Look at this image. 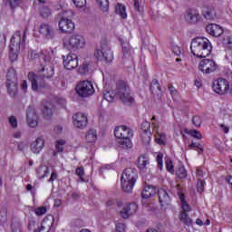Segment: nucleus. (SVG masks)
I'll use <instances>...</instances> for the list:
<instances>
[{"mask_svg":"<svg viewBox=\"0 0 232 232\" xmlns=\"http://www.w3.org/2000/svg\"><path fill=\"white\" fill-rule=\"evenodd\" d=\"M190 50L191 53H193L195 57L203 59L208 57V55H211L213 46L208 38L198 37L191 41Z\"/></svg>","mask_w":232,"mask_h":232,"instance_id":"f257e3e1","label":"nucleus"},{"mask_svg":"<svg viewBox=\"0 0 232 232\" xmlns=\"http://www.w3.org/2000/svg\"><path fill=\"white\" fill-rule=\"evenodd\" d=\"M137 179H139V172L136 169L128 168L124 169L121 174V184L125 193H131L133 186H135L137 182Z\"/></svg>","mask_w":232,"mask_h":232,"instance_id":"f03ea898","label":"nucleus"},{"mask_svg":"<svg viewBox=\"0 0 232 232\" xmlns=\"http://www.w3.org/2000/svg\"><path fill=\"white\" fill-rule=\"evenodd\" d=\"M114 135L118 139V144L122 150L131 148V137H133V130L126 126H119L114 130Z\"/></svg>","mask_w":232,"mask_h":232,"instance_id":"7ed1b4c3","label":"nucleus"},{"mask_svg":"<svg viewBox=\"0 0 232 232\" xmlns=\"http://www.w3.org/2000/svg\"><path fill=\"white\" fill-rule=\"evenodd\" d=\"M114 95L124 104L125 106H131L135 103V99L131 96V90L130 85H127L124 82H120L114 91Z\"/></svg>","mask_w":232,"mask_h":232,"instance_id":"20e7f679","label":"nucleus"},{"mask_svg":"<svg viewBox=\"0 0 232 232\" xmlns=\"http://www.w3.org/2000/svg\"><path fill=\"white\" fill-rule=\"evenodd\" d=\"M26 39V32H24L23 37H21V31H17L13 37L11 38V44L9 46V59L11 63H15L18 59L19 50H21V46L24 44V41Z\"/></svg>","mask_w":232,"mask_h":232,"instance_id":"39448f33","label":"nucleus"},{"mask_svg":"<svg viewBox=\"0 0 232 232\" xmlns=\"http://www.w3.org/2000/svg\"><path fill=\"white\" fill-rule=\"evenodd\" d=\"M86 40L81 34H72L67 40L63 41V46L66 50H79V48H84Z\"/></svg>","mask_w":232,"mask_h":232,"instance_id":"423d86ee","label":"nucleus"},{"mask_svg":"<svg viewBox=\"0 0 232 232\" xmlns=\"http://www.w3.org/2000/svg\"><path fill=\"white\" fill-rule=\"evenodd\" d=\"M76 93L79 97H92L95 93L93 83L90 81H82L76 85Z\"/></svg>","mask_w":232,"mask_h":232,"instance_id":"0eeeda50","label":"nucleus"},{"mask_svg":"<svg viewBox=\"0 0 232 232\" xmlns=\"http://www.w3.org/2000/svg\"><path fill=\"white\" fill-rule=\"evenodd\" d=\"M94 56L98 61H104L105 63H111L113 61V52L107 44H102L101 49H97Z\"/></svg>","mask_w":232,"mask_h":232,"instance_id":"6e6552de","label":"nucleus"},{"mask_svg":"<svg viewBox=\"0 0 232 232\" xmlns=\"http://www.w3.org/2000/svg\"><path fill=\"white\" fill-rule=\"evenodd\" d=\"M212 89L218 95H226L229 93V82L224 78L215 80L212 84Z\"/></svg>","mask_w":232,"mask_h":232,"instance_id":"1a4fd4ad","label":"nucleus"},{"mask_svg":"<svg viewBox=\"0 0 232 232\" xmlns=\"http://www.w3.org/2000/svg\"><path fill=\"white\" fill-rule=\"evenodd\" d=\"M28 79L31 82V87L34 92H39V90L46 88V82H44V79L41 76H38L34 72H29Z\"/></svg>","mask_w":232,"mask_h":232,"instance_id":"9d476101","label":"nucleus"},{"mask_svg":"<svg viewBox=\"0 0 232 232\" xmlns=\"http://www.w3.org/2000/svg\"><path fill=\"white\" fill-rule=\"evenodd\" d=\"M198 70L199 72H202V73H213L218 70V64L211 59H204L199 62Z\"/></svg>","mask_w":232,"mask_h":232,"instance_id":"9b49d317","label":"nucleus"},{"mask_svg":"<svg viewBox=\"0 0 232 232\" xmlns=\"http://www.w3.org/2000/svg\"><path fill=\"white\" fill-rule=\"evenodd\" d=\"M26 124L29 128L39 126V115L32 106H29L26 110Z\"/></svg>","mask_w":232,"mask_h":232,"instance_id":"f8f14e48","label":"nucleus"},{"mask_svg":"<svg viewBox=\"0 0 232 232\" xmlns=\"http://www.w3.org/2000/svg\"><path fill=\"white\" fill-rule=\"evenodd\" d=\"M72 122L75 128L84 130L88 126V116L84 113H76L72 116Z\"/></svg>","mask_w":232,"mask_h":232,"instance_id":"ddd939ff","label":"nucleus"},{"mask_svg":"<svg viewBox=\"0 0 232 232\" xmlns=\"http://www.w3.org/2000/svg\"><path fill=\"white\" fill-rule=\"evenodd\" d=\"M40 76L43 79H52L54 75V68L53 63H41V69L39 70Z\"/></svg>","mask_w":232,"mask_h":232,"instance_id":"4468645a","label":"nucleus"},{"mask_svg":"<svg viewBox=\"0 0 232 232\" xmlns=\"http://www.w3.org/2000/svg\"><path fill=\"white\" fill-rule=\"evenodd\" d=\"M63 57V66L66 70H73L79 66V61L77 55L74 53H69Z\"/></svg>","mask_w":232,"mask_h":232,"instance_id":"2eb2a0df","label":"nucleus"},{"mask_svg":"<svg viewBox=\"0 0 232 232\" xmlns=\"http://www.w3.org/2000/svg\"><path fill=\"white\" fill-rule=\"evenodd\" d=\"M59 29L63 34H72L75 29V24L68 18H62L59 22Z\"/></svg>","mask_w":232,"mask_h":232,"instance_id":"dca6fc26","label":"nucleus"},{"mask_svg":"<svg viewBox=\"0 0 232 232\" xmlns=\"http://www.w3.org/2000/svg\"><path fill=\"white\" fill-rule=\"evenodd\" d=\"M30 150L34 155H39L44 150V138L38 137L30 144Z\"/></svg>","mask_w":232,"mask_h":232,"instance_id":"f3484780","label":"nucleus"},{"mask_svg":"<svg viewBox=\"0 0 232 232\" xmlns=\"http://www.w3.org/2000/svg\"><path fill=\"white\" fill-rule=\"evenodd\" d=\"M206 30L209 35H213V37H220L222 34H224V29L217 24H210L207 25Z\"/></svg>","mask_w":232,"mask_h":232,"instance_id":"a211bd4d","label":"nucleus"},{"mask_svg":"<svg viewBox=\"0 0 232 232\" xmlns=\"http://www.w3.org/2000/svg\"><path fill=\"white\" fill-rule=\"evenodd\" d=\"M150 128H151V124L150 122L143 121L141 123V130L142 131H144V134L142 135V141L145 144H150V142L151 141V132H149Z\"/></svg>","mask_w":232,"mask_h":232,"instance_id":"6ab92c4d","label":"nucleus"},{"mask_svg":"<svg viewBox=\"0 0 232 232\" xmlns=\"http://www.w3.org/2000/svg\"><path fill=\"white\" fill-rule=\"evenodd\" d=\"M53 226V217L51 218H44L42 221L41 227L34 230V232H50V229H52V227Z\"/></svg>","mask_w":232,"mask_h":232,"instance_id":"aec40b11","label":"nucleus"},{"mask_svg":"<svg viewBox=\"0 0 232 232\" xmlns=\"http://www.w3.org/2000/svg\"><path fill=\"white\" fill-rule=\"evenodd\" d=\"M39 32L47 39H52L53 37V27L48 24H42Z\"/></svg>","mask_w":232,"mask_h":232,"instance_id":"412c9836","label":"nucleus"},{"mask_svg":"<svg viewBox=\"0 0 232 232\" xmlns=\"http://www.w3.org/2000/svg\"><path fill=\"white\" fill-rule=\"evenodd\" d=\"M202 15L207 21H215L217 19V11L215 7H205L202 11Z\"/></svg>","mask_w":232,"mask_h":232,"instance_id":"4be33fe9","label":"nucleus"},{"mask_svg":"<svg viewBox=\"0 0 232 232\" xmlns=\"http://www.w3.org/2000/svg\"><path fill=\"white\" fill-rule=\"evenodd\" d=\"M158 197H159L160 204L161 206H168V204L171 202V198H169L168 191H166V189L164 188H160L158 190Z\"/></svg>","mask_w":232,"mask_h":232,"instance_id":"5701e85b","label":"nucleus"},{"mask_svg":"<svg viewBox=\"0 0 232 232\" xmlns=\"http://www.w3.org/2000/svg\"><path fill=\"white\" fill-rule=\"evenodd\" d=\"M53 55V51L52 48L43 49L40 53V59L44 61L42 64H48V63H52V57Z\"/></svg>","mask_w":232,"mask_h":232,"instance_id":"b1692460","label":"nucleus"},{"mask_svg":"<svg viewBox=\"0 0 232 232\" xmlns=\"http://www.w3.org/2000/svg\"><path fill=\"white\" fill-rule=\"evenodd\" d=\"M199 17L200 15L198 14V13H197V11L188 10L185 16V19L187 23H189L190 24H195V23H198Z\"/></svg>","mask_w":232,"mask_h":232,"instance_id":"393cba45","label":"nucleus"},{"mask_svg":"<svg viewBox=\"0 0 232 232\" xmlns=\"http://www.w3.org/2000/svg\"><path fill=\"white\" fill-rule=\"evenodd\" d=\"M155 193H157V189H155V187L148 185L144 187L141 192V197L142 198H150V197H153Z\"/></svg>","mask_w":232,"mask_h":232,"instance_id":"a878e982","label":"nucleus"},{"mask_svg":"<svg viewBox=\"0 0 232 232\" xmlns=\"http://www.w3.org/2000/svg\"><path fill=\"white\" fill-rule=\"evenodd\" d=\"M148 166H150V158L146 156H140L138 158V168L141 171H144V169H148Z\"/></svg>","mask_w":232,"mask_h":232,"instance_id":"bb28decb","label":"nucleus"},{"mask_svg":"<svg viewBox=\"0 0 232 232\" xmlns=\"http://www.w3.org/2000/svg\"><path fill=\"white\" fill-rule=\"evenodd\" d=\"M43 115L44 119L49 121L51 117H53V105L50 102H47L43 110Z\"/></svg>","mask_w":232,"mask_h":232,"instance_id":"cd10ccee","label":"nucleus"},{"mask_svg":"<svg viewBox=\"0 0 232 232\" xmlns=\"http://www.w3.org/2000/svg\"><path fill=\"white\" fill-rule=\"evenodd\" d=\"M150 91L153 95H157L158 97L162 96V89H160V83H159L158 80H153L150 85Z\"/></svg>","mask_w":232,"mask_h":232,"instance_id":"c85d7f7f","label":"nucleus"},{"mask_svg":"<svg viewBox=\"0 0 232 232\" xmlns=\"http://www.w3.org/2000/svg\"><path fill=\"white\" fill-rule=\"evenodd\" d=\"M115 12L121 19H126L128 17V14H126V5L122 4H117L115 6Z\"/></svg>","mask_w":232,"mask_h":232,"instance_id":"c756f323","label":"nucleus"},{"mask_svg":"<svg viewBox=\"0 0 232 232\" xmlns=\"http://www.w3.org/2000/svg\"><path fill=\"white\" fill-rule=\"evenodd\" d=\"M17 82V73L15 72V69L10 68L6 74V82Z\"/></svg>","mask_w":232,"mask_h":232,"instance_id":"7c9ffc66","label":"nucleus"},{"mask_svg":"<svg viewBox=\"0 0 232 232\" xmlns=\"http://www.w3.org/2000/svg\"><path fill=\"white\" fill-rule=\"evenodd\" d=\"M7 92L11 97L17 95V82L5 83Z\"/></svg>","mask_w":232,"mask_h":232,"instance_id":"2f4dec72","label":"nucleus"},{"mask_svg":"<svg viewBox=\"0 0 232 232\" xmlns=\"http://www.w3.org/2000/svg\"><path fill=\"white\" fill-rule=\"evenodd\" d=\"M87 142L93 143L97 140V130L91 129L87 131L85 135Z\"/></svg>","mask_w":232,"mask_h":232,"instance_id":"473e14b6","label":"nucleus"},{"mask_svg":"<svg viewBox=\"0 0 232 232\" xmlns=\"http://www.w3.org/2000/svg\"><path fill=\"white\" fill-rule=\"evenodd\" d=\"M123 59H130L131 57L132 50L130 44H122Z\"/></svg>","mask_w":232,"mask_h":232,"instance_id":"72a5a7b5","label":"nucleus"},{"mask_svg":"<svg viewBox=\"0 0 232 232\" xmlns=\"http://www.w3.org/2000/svg\"><path fill=\"white\" fill-rule=\"evenodd\" d=\"M179 220L182 224H185V226H191L193 223V220L189 218V215H188L187 212H181L179 214Z\"/></svg>","mask_w":232,"mask_h":232,"instance_id":"f704fd0d","label":"nucleus"},{"mask_svg":"<svg viewBox=\"0 0 232 232\" xmlns=\"http://www.w3.org/2000/svg\"><path fill=\"white\" fill-rule=\"evenodd\" d=\"M36 173L38 175V179H44L50 174V170L46 166H41L37 169Z\"/></svg>","mask_w":232,"mask_h":232,"instance_id":"c9c22d12","label":"nucleus"},{"mask_svg":"<svg viewBox=\"0 0 232 232\" xmlns=\"http://www.w3.org/2000/svg\"><path fill=\"white\" fill-rule=\"evenodd\" d=\"M40 15L41 17H44V19H46L50 17V15H52V10L50 9V7L43 5L42 7H40Z\"/></svg>","mask_w":232,"mask_h":232,"instance_id":"e433bc0d","label":"nucleus"},{"mask_svg":"<svg viewBox=\"0 0 232 232\" xmlns=\"http://www.w3.org/2000/svg\"><path fill=\"white\" fill-rule=\"evenodd\" d=\"M125 208H127V211L130 214V217L135 215L137 213V210L139 209V206L136 205V203H127L125 204Z\"/></svg>","mask_w":232,"mask_h":232,"instance_id":"4c0bfd02","label":"nucleus"},{"mask_svg":"<svg viewBox=\"0 0 232 232\" xmlns=\"http://www.w3.org/2000/svg\"><path fill=\"white\" fill-rule=\"evenodd\" d=\"M97 3L102 12H108V10H110L109 0H97Z\"/></svg>","mask_w":232,"mask_h":232,"instance_id":"58836bf2","label":"nucleus"},{"mask_svg":"<svg viewBox=\"0 0 232 232\" xmlns=\"http://www.w3.org/2000/svg\"><path fill=\"white\" fill-rule=\"evenodd\" d=\"M11 229L13 232H21V222L19 219L14 218L11 223Z\"/></svg>","mask_w":232,"mask_h":232,"instance_id":"ea45409f","label":"nucleus"},{"mask_svg":"<svg viewBox=\"0 0 232 232\" xmlns=\"http://www.w3.org/2000/svg\"><path fill=\"white\" fill-rule=\"evenodd\" d=\"M176 175L178 179H186V177H188V170H186V168H184V166L179 167L178 171L176 172Z\"/></svg>","mask_w":232,"mask_h":232,"instance_id":"a19ab883","label":"nucleus"},{"mask_svg":"<svg viewBox=\"0 0 232 232\" xmlns=\"http://www.w3.org/2000/svg\"><path fill=\"white\" fill-rule=\"evenodd\" d=\"M179 198L181 200V208L183 209L181 213H188V211H191V208L186 202V199H184V195L180 196Z\"/></svg>","mask_w":232,"mask_h":232,"instance_id":"79ce46f5","label":"nucleus"},{"mask_svg":"<svg viewBox=\"0 0 232 232\" xmlns=\"http://www.w3.org/2000/svg\"><path fill=\"white\" fill-rule=\"evenodd\" d=\"M78 72L81 75H86V73H89V72H90V64H88V63L82 64L79 67Z\"/></svg>","mask_w":232,"mask_h":232,"instance_id":"37998d69","label":"nucleus"},{"mask_svg":"<svg viewBox=\"0 0 232 232\" xmlns=\"http://www.w3.org/2000/svg\"><path fill=\"white\" fill-rule=\"evenodd\" d=\"M185 133H188V135H190V137H193L194 139H198L200 140L202 139V134L198 132L197 130H185Z\"/></svg>","mask_w":232,"mask_h":232,"instance_id":"c03bdc74","label":"nucleus"},{"mask_svg":"<svg viewBox=\"0 0 232 232\" xmlns=\"http://www.w3.org/2000/svg\"><path fill=\"white\" fill-rule=\"evenodd\" d=\"M64 144H66V141L64 140H58L56 141L55 148L58 153H61L64 150V148H63Z\"/></svg>","mask_w":232,"mask_h":232,"instance_id":"a18cd8bd","label":"nucleus"},{"mask_svg":"<svg viewBox=\"0 0 232 232\" xmlns=\"http://www.w3.org/2000/svg\"><path fill=\"white\" fill-rule=\"evenodd\" d=\"M205 186H206V181L202 180L201 179H198V181H197L198 193H203Z\"/></svg>","mask_w":232,"mask_h":232,"instance_id":"49530a36","label":"nucleus"},{"mask_svg":"<svg viewBox=\"0 0 232 232\" xmlns=\"http://www.w3.org/2000/svg\"><path fill=\"white\" fill-rule=\"evenodd\" d=\"M189 150H195V148H197L198 150H199V154L202 153L204 151V148L202 147V145L200 143H197L192 141L189 145H188Z\"/></svg>","mask_w":232,"mask_h":232,"instance_id":"de8ad7c7","label":"nucleus"},{"mask_svg":"<svg viewBox=\"0 0 232 232\" xmlns=\"http://www.w3.org/2000/svg\"><path fill=\"white\" fill-rule=\"evenodd\" d=\"M46 211H48L46 207H39L35 208L34 213L37 215V217H43V215H46Z\"/></svg>","mask_w":232,"mask_h":232,"instance_id":"09e8293b","label":"nucleus"},{"mask_svg":"<svg viewBox=\"0 0 232 232\" xmlns=\"http://www.w3.org/2000/svg\"><path fill=\"white\" fill-rule=\"evenodd\" d=\"M120 215H121V218H124V219L130 218L131 217V215L126 208L125 205L123 206L122 209L120 211Z\"/></svg>","mask_w":232,"mask_h":232,"instance_id":"8fccbe9b","label":"nucleus"},{"mask_svg":"<svg viewBox=\"0 0 232 232\" xmlns=\"http://www.w3.org/2000/svg\"><path fill=\"white\" fill-rule=\"evenodd\" d=\"M9 121V124L11 126V128H14V130H15V128H17L18 124H17V118H15V116H10L8 118Z\"/></svg>","mask_w":232,"mask_h":232,"instance_id":"3c124183","label":"nucleus"},{"mask_svg":"<svg viewBox=\"0 0 232 232\" xmlns=\"http://www.w3.org/2000/svg\"><path fill=\"white\" fill-rule=\"evenodd\" d=\"M72 3L77 8H84L86 6V0H72Z\"/></svg>","mask_w":232,"mask_h":232,"instance_id":"603ef678","label":"nucleus"},{"mask_svg":"<svg viewBox=\"0 0 232 232\" xmlns=\"http://www.w3.org/2000/svg\"><path fill=\"white\" fill-rule=\"evenodd\" d=\"M192 124H194V126H197L198 128L200 127V125L202 124V119L200 118V116H194L192 119Z\"/></svg>","mask_w":232,"mask_h":232,"instance_id":"864d4df0","label":"nucleus"},{"mask_svg":"<svg viewBox=\"0 0 232 232\" xmlns=\"http://www.w3.org/2000/svg\"><path fill=\"white\" fill-rule=\"evenodd\" d=\"M76 175H78V177H80L81 180H82V182H84V169L82 167H79L76 169Z\"/></svg>","mask_w":232,"mask_h":232,"instance_id":"5fc2aeb1","label":"nucleus"},{"mask_svg":"<svg viewBox=\"0 0 232 232\" xmlns=\"http://www.w3.org/2000/svg\"><path fill=\"white\" fill-rule=\"evenodd\" d=\"M196 176L198 177V179H200L202 180V179H204V177H206V172L204 170H202V169L197 168Z\"/></svg>","mask_w":232,"mask_h":232,"instance_id":"6e6d98bb","label":"nucleus"},{"mask_svg":"<svg viewBox=\"0 0 232 232\" xmlns=\"http://www.w3.org/2000/svg\"><path fill=\"white\" fill-rule=\"evenodd\" d=\"M165 164L168 171H174L175 167L173 166V161H171V160H167Z\"/></svg>","mask_w":232,"mask_h":232,"instance_id":"4d7b16f0","label":"nucleus"},{"mask_svg":"<svg viewBox=\"0 0 232 232\" xmlns=\"http://www.w3.org/2000/svg\"><path fill=\"white\" fill-rule=\"evenodd\" d=\"M126 229V225L122 224V223H117L116 224V232H124Z\"/></svg>","mask_w":232,"mask_h":232,"instance_id":"13d9d810","label":"nucleus"},{"mask_svg":"<svg viewBox=\"0 0 232 232\" xmlns=\"http://www.w3.org/2000/svg\"><path fill=\"white\" fill-rule=\"evenodd\" d=\"M169 90L172 99H175V97L179 95V92L177 91V89H175V87L170 86L169 87Z\"/></svg>","mask_w":232,"mask_h":232,"instance_id":"bf43d9fd","label":"nucleus"},{"mask_svg":"<svg viewBox=\"0 0 232 232\" xmlns=\"http://www.w3.org/2000/svg\"><path fill=\"white\" fill-rule=\"evenodd\" d=\"M157 163L159 169H162V154L157 155Z\"/></svg>","mask_w":232,"mask_h":232,"instance_id":"052dcab7","label":"nucleus"},{"mask_svg":"<svg viewBox=\"0 0 232 232\" xmlns=\"http://www.w3.org/2000/svg\"><path fill=\"white\" fill-rule=\"evenodd\" d=\"M104 99H106L108 101V102H113V95H111V92H107L104 94Z\"/></svg>","mask_w":232,"mask_h":232,"instance_id":"680f3d73","label":"nucleus"},{"mask_svg":"<svg viewBox=\"0 0 232 232\" xmlns=\"http://www.w3.org/2000/svg\"><path fill=\"white\" fill-rule=\"evenodd\" d=\"M30 57L31 59H39V57H41V54H39L37 51H31Z\"/></svg>","mask_w":232,"mask_h":232,"instance_id":"e2e57ef3","label":"nucleus"},{"mask_svg":"<svg viewBox=\"0 0 232 232\" xmlns=\"http://www.w3.org/2000/svg\"><path fill=\"white\" fill-rule=\"evenodd\" d=\"M24 148H26V143L24 141L19 142L17 145V150L19 151H24Z\"/></svg>","mask_w":232,"mask_h":232,"instance_id":"0e129e2a","label":"nucleus"},{"mask_svg":"<svg viewBox=\"0 0 232 232\" xmlns=\"http://www.w3.org/2000/svg\"><path fill=\"white\" fill-rule=\"evenodd\" d=\"M172 52L173 53H175V55H180L181 53L180 47L177 45L172 46Z\"/></svg>","mask_w":232,"mask_h":232,"instance_id":"69168bd1","label":"nucleus"},{"mask_svg":"<svg viewBox=\"0 0 232 232\" xmlns=\"http://www.w3.org/2000/svg\"><path fill=\"white\" fill-rule=\"evenodd\" d=\"M219 128L224 131V133H229V127L226 126V124H219Z\"/></svg>","mask_w":232,"mask_h":232,"instance_id":"338daca9","label":"nucleus"},{"mask_svg":"<svg viewBox=\"0 0 232 232\" xmlns=\"http://www.w3.org/2000/svg\"><path fill=\"white\" fill-rule=\"evenodd\" d=\"M53 180H57V172H52L51 178L49 179V182H53Z\"/></svg>","mask_w":232,"mask_h":232,"instance_id":"774afa93","label":"nucleus"}]
</instances>
